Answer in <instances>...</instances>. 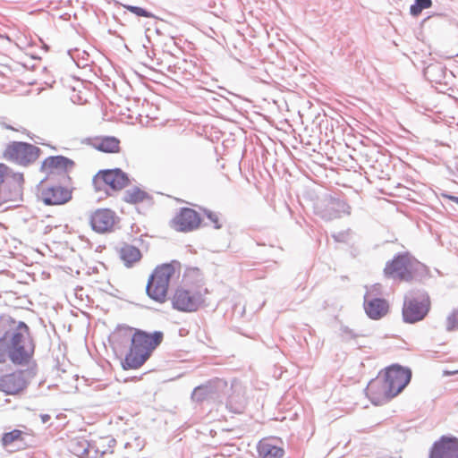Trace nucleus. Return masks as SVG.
<instances>
[{
  "mask_svg": "<svg viewBox=\"0 0 458 458\" xmlns=\"http://www.w3.org/2000/svg\"><path fill=\"white\" fill-rule=\"evenodd\" d=\"M421 268L426 271V267L420 262L414 263L409 252H399L387 261L384 268V275L387 278H398L410 282L415 278L413 271Z\"/></svg>",
  "mask_w": 458,
  "mask_h": 458,
  "instance_id": "obj_5",
  "label": "nucleus"
},
{
  "mask_svg": "<svg viewBox=\"0 0 458 458\" xmlns=\"http://www.w3.org/2000/svg\"><path fill=\"white\" fill-rule=\"evenodd\" d=\"M118 219L114 211L110 208L97 209L90 216V225L97 233H104L110 232Z\"/></svg>",
  "mask_w": 458,
  "mask_h": 458,
  "instance_id": "obj_14",
  "label": "nucleus"
},
{
  "mask_svg": "<svg viewBox=\"0 0 458 458\" xmlns=\"http://www.w3.org/2000/svg\"><path fill=\"white\" fill-rule=\"evenodd\" d=\"M430 308V297L425 290L411 291L403 300V320L407 324L420 322L427 317Z\"/></svg>",
  "mask_w": 458,
  "mask_h": 458,
  "instance_id": "obj_3",
  "label": "nucleus"
},
{
  "mask_svg": "<svg viewBox=\"0 0 458 458\" xmlns=\"http://www.w3.org/2000/svg\"><path fill=\"white\" fill-rule=\"evenodd\" d=\"M25 435L26 434L20 429H13L9 432H5L3 434L1 438L2 445L4 447H7L13 443L23 442Z\"/></svg>",
  "mask_w": 458,
  "mask_h": 458,
  "instance_id": "obj_26",
  "label": "nucleus"
},
{
  "mask_svg": "<svg viewBox=\"0 0 458 458\" xmlns=\"http://www.w3.org/2000/svg\"><path fill=\"white\" fill-rule=\"evenodd\" d=\"M68 97L72 103L77 105H83L87 102L85 93L81 90H77L75 88L69 90Z\"/></svg>",
  "mask_w": 458,
  "mask_h": 458,
  "instance_id": "obj_30",
  "label": "nucleus"
},
{
  "mask_svg": "<svg viewBox=\"0 0 458 458\" xmlns=\"http://www.w3.org/2000/svg\"><path fill=\"white\" fill-rule=\"evenodd\" d=\"M174 263L157 266L148 277L146 293L151 300L159 303L165 301L170 280L175 273Z\"/></svg>",
  "mask_w": 458,
  "mask_h": 458,
  "instance_id": "obj_4",
  "label": "nucleus"
},
{
  "mask_svg": "<svg viewBox=\"0 0 458 458\" xmlns=\"http://www.w3.org/2000/svg\"><path fill=\"white\" fill-rule=\"evenodd\" d=\"M202 218L199 212L191 208H181L170 222V226L176 232L190 233L198 229Z\"/></svg>",
  "mask_w": 458,
  "mask_h": 458,
  "instance_id": "obj_10",
  "label": "nucleus"
},
{
  "mask_svg": "<svg viewBox=\"0 0 458 458\" xmlns=\"http://www.w3.org/2000/svg\"><path fill=\"white\" fill-rule=\"evenodd\" d=\"M131 198L133 199L132 200H144L145 199L148 198V194L144 191H141L139 189H136L133 190L131 193Z\"/></svg>",
  "mask_w": 458,
  "mask_h": 458,
  "instance_id": "obj_34",
  "label": "nucleus"
},
{
  "mask_svg": "<svg viewBox=\"0 0 458 458\" xmlns=\"http://www.w3.org/2000/svg\"><path fill=\"white\" fill-rule=\"evenodd\" d=\"M91 146L105 153L114 154L121 150L120 140L114 136L95 137L91 140Z\"/></svg>",
  "mask_w": 458,
  "mask_h": 458,
  "instance_id": "obj_19",
  "label": "nucleus"
},
{
  "mask_svg": "<svg viewBox=\"0 0 458 458\" xmlns=\"http://www.w3.org/2000/svg\"><path fill=\"white\" fill-rule=\"evenodd\" d=\"M452 200H458V198L454 197L452 198Z\"/></svg>",
  "mask_w": 458,
  "mask_h": 458,
  "instance_id": "obj_42",
  "label": "nucleus"
},
{
  "mask_svg": "<svg viewBox=\"0 0 458 458\" xmlns=\"http://www.w3.org/2000/svg\"><path fill=\"white\" fill-rule=\"evenodd\" d=\"M445 329L447 332H453L458 329V309H455L449 314L445 321Z\"/></svg>",
  "mask_w": 458,
  "mask_h": 458,
  "instance_id": "obj_29",
  "label": "nucleus"
},
{
  "mask_svg": "<svg viewBox=\"0 0 458 458\" xmlns=\"http://www.w3.org/2000/svg\"><path fill=\"white\" fill-rule=\"evenodd\" d=\"M431 5V0H415V4L410 8V13L413 16H418L420 14L422 10L430 8Z\"/></svg>",
  "mask_w": 458,
  "mask_h": 458,
  "instance_id": "obj_27",
  "label": "nucleus"
},
{
  "mask_svg": "<svg viewBox=\"0 0 458 458\" xmlns=\"http://www.w3.org/2000/svg\"><path fill=\"white\" fill-rule=\"evenodd\" d=\"M346 235L347 233L340 232L338 233L333 234V238L335 239V242H344L346 240Z\"/></svg>",
  "mask_w": 458,
  "mask_h": 458,
  "instance_id": "obj_35",
  "label": "nucleus"
},
{
  "mask_svg": "<svg viewBox=\"0 0 458 458\" xmlns=\"http://www.w3.org/2000/svg\"><path fill=\"white\" fill-rule=\"evenodd\" d=\"M27 386L28 382L22 370L0 377V391L7 394H17L23 391Z\"/></svg>",
  "mask_w": 458,
  "mask_h": 458,
  "instance_id": "obj_16",
  "label": "nucleus"
},
{
  "mask_svg": "<svg viewBox=\"0 0 458 458\" xmlns=\"http://www.w3.org/2000/svg\"><path fill=\"white\" fill-rule=\"evenodd\" d=\"M258 452L260 458H282L284 454V450L282 447L267 441L259 442Z\"/></svg>",
  "mask_w": 458,
  "mask_h": 458,
  "instance_id": "obj_23",
  "label": "nucleus"
},
{
  "mask_svg": "<svg viewBox=\"0 0 458 458\" xmlns=\"http://www.w3.org/2000/svg\"><path fill=\"white\" fill-rule=\"evenodd\" d=\"M3 203H4V202H0V207L2 206V204H3Z\"/></svg>",
  "mask_w": 458,
  "mask_h": 458,
  "instance_id": "obj_44",
  "label": "nucleus"
},
{
  "mask_svg": "<svg viewBox=\"0 0 458 458\" xmlns=\"http://www.w3.org/2000/svg\"><path fill=\"white\" fill-rule=\"evenodd\" d=\"M75 165L73 160L64 156H51L41 164V171L47 174H64L71 171Z\"/></svg>",
  "mask_w": 458,
  "mask_h": 458,
  "instance_id": "obj_17",
  "label": "nucleus"
},
{
  "mask_svg": "<svg viewBox=\"0 0 458 458\" xmlns=\"http://www.w3.org/2000/svg\"><path fill=\"white\" fill-rule=\"evenodd\" d=\"M125 8L130 11L131 13L138 15V16H141V17H147V18H153L154 15L146 11L145 9L141 8V7H138V6H133V5H126Z\"/></svg>",
  "mask_w": 458,
  "mask_h": 458,
  "instance_id": "obj_32",
  "label": "nucleus"
},
{
  "mask_svg": "<svg viewBox=\"0 0 458 458\" xmlns=\"http://www.w3.org/2000/svg\"><path fill=\"white\" fill-rule=\"evenodd\" d=\"M90 444L88 440L82 437L73 438L69 443V451L76 456L79 457H90L93 456L90 454Z\"/></svg>",
  "mask_w": 458,
  "mask_h": 458,
  "instance_id": "obj_22",
  "label": "nucleus"
},
{
  "mask_svg": "<svg viewBox=\"0 0 458 458\" xmlns=\"http://www.w3.org/2000/svg\"><path fill=\"white\" fill-rule=\"evenodd\" d=\"M43 200H71L72 188L70 185H56L42 189Z\"/></svg>",
  "mask_w": 458,
  "mask_h": 458,
  "instance_id": "obj_20",
  "label": "nucleus"
},
{
  "mask_svg": "<svg viewBox=\"0 0 458 458\" xmlns=\"http://www.w3.org/2000/svg\"><path fill=\"white\" fill-rule=\"evenodd\" d=\"M29 374L32 373L33 375L35 374V372H33V369H30L29 371H28Z\"/></svg>",
  "mask_w": 458,
  "mask_h": 458,
  "instance_id": "obj_39",
  "label": "nucleus"
},
{
  "mask_svg": "<svg viewBox=\"0 0 458 458\" xmlns=\"http://www.w3.org/2000/svg\"><path fill=\"white\" fill-rule=\"evenodd\" d=\"M40 419H41V421L42 423H47L50 420L51 417L49 414H46V413H42L39 415Z\"/></svg>",
  "mask_w": 458,
  "mask_h": 458,
  "instance_id": "obj_37",
  "label": "nucleus"
},
{
  "mask_svg": "<svg viewBox=\"0 0 458 458\" xmlns=\"http://www.w3.org/2000/svg\"><path fill=\"white\" fill-rule=\"evenodd\" d=\"M93 185L98 191H120L130 184V179L120 168L98 171L93 177Z\"/></svg>",
  "mask_w": 458,
  "mask_h": 458,
  "instance_id": "obj_7",
  "label": "nucleus"
},
{
  "mask_svg": "<svg viewBox=\"0 0 458 458\" xmlns=\"http://www.w3.org/2000/svg\"><path fill=\"white\" fill-rule=\"evenodd\" d=\"M1 319L0 363L9 359L14 365H29L35 353V343L30 327L10 316Z\"/></svg>",
  "mask_w": 458,
  "mask_h": 458,
  "instance_id": "obj_1",
  "label": "nucleus"
},
{
  "mask_svg": "<svg viewBox=\"0 0 458 458\" xmlns=\"http://www.w3.org/2000/svg\"><path fill=\"white\" fill-rule=\"evenodd\" d=\"M146 445V441L141 437H135L132 442H128L125 444V447L131 446L134 447L138 451H141Z\"/></svg>",
  "mask_w": 458,
  "mask_h": 458,
  "instance_id": "obj_33",
  "label": "nucleus"
},
{
  "mask_svg": "<svg viewBox=\"0 0 458 458\" xmlns=\"http://www.w3.org/2000/svg\"><path fill=\"white\" fill-rule=\"evenodd\" d=\"M22 219H23L24 221H28V220H29V218H28V217H26V216H23V217H22Z\"/></svg>",
  "mask_w": 458,
  "mask_h": 458,
  "instance_id": "obj_40",
  "label": "nucleus"
},
{
  "mask_svg": "<svg viewBox=\"0 0 458 458\" xmlns=\"http://www.w3.org/2000/svg\"><path fill=\"white\" fill-rule=\"evenodd\" d=\"M314 213L326 221L339 218L343 214H350L348 202H309Z\"/></svg>",
  "mask_w": 458,
  "mask_h": 458,
  "instance_id": "obj_12",
  "label": "nucleus"
},
{
  "mask_svg": "<svg viewBox=\"0 0 458 458\" xmlns=\"http://www.w3.org/2000/svg\"><path fill=\"white\" fill-rule=\"evenodd\" d=\"M210 392L211 402L222 403L225 399L232 387L228 386V383L224 378L216 377L207 382Z\"/></svg>",
  "mask_w": 458,
  "mask_h": 458,
  "instance_id": "obj_18",
  "label": "nucleus"
},
{
  "mask_svg": "<svg viewBox=\"0 0 458 458\" xmlns=\"http://www.w3.org/2000/svg\"><path fill=\"white\" fill-rule=\"evenodd\" d=\"M203 212L204 216L214 225L215 229H221L223 227V224L220 222L219 214L212 211L208 208H200Z\"/></svg>",
  "mask_w": 458,
  "mask_h": 458,
  "instance_id": "obj_28",
  "label": "nucleus"
},
{
  "mask_svg": "<svg viewBox=\"0 0 458 458\" xmlns=\"http://www.w3.org/2000/svg\"><path fill=\"white\" fill-rule=\"evenodd\" d=\"M210 392L207 383L196 386L191 393V400L198 403L211 402Z\"/></svg>",
  "mask_w": 458,
  "mask_h": 458,
  "instance_id": "obj_25",
  "label": "nucleus"
},
{
  "mask_svg": "<svg viewBox=\"0 0 458 458\" xmlns=\"http://www.w3.org/2000/svg\"><path fill=\"white\" fill-rule=\"evenodd\" d=\"M428 458H458V437L441 436L429 448Z\"/></svg>",
  "mask_w": 458,
  "mask_h": 458,
  "instance_id": "obj_11",
  "label": "nucleus"
},
{
  "mask_svg": "<svg viewBox=\"0 0 458 458\" xmlns=\"http://www.w3.org/2000/svg\"><path fill=\"white\" fill-rule=\"evenodd\" d=\"M366 390L367 396L375 405H380L394 397L392 396L391 392H388L386 381L382 372L369 382Z\"/></svg>",
  "mask_w": 458,
  "mask_h": 458,
  "instance_id": "obj_13",
  "label": "nucleus"
},
{
  "mask_svg": "<svg viewBox=\"0 0 458 458\" xmlns=\"http://www.w3.org/2000/svg\"><path fill=\"white\" fill-rule=\"evenodd\" d=\"M131 204H137L138 202L136 201H133V202H130Z\"/></svg>",
  "mask_w": 458,
  "mask_h": 458,
  "instance_id": "obj_43",
  "label": "nucleus"
},
{
  "mask_svg": "<svg viewBox=\"0 0 458 458\" xmlns=\"http://www.w3.org/2000/svg\"><path fill=\"white\" fill-rule=\"evenodd\" d=\"M339 336L341 340L344 343L353 342L357 348L360 349L362 347V345L359 344L357 339L359 337L368 336V335L356 332L345 325H341L339 327Z\"/></svg>",
  "mask_w": 458,
  "mask_h": 458,
  "instance_id": "obj_24",
  "label": "nucleus"
},
{
  "mask_svg": "<svg viewBox=\"0 0 458 458\" xmlns=\"http://www.w3.org/2000/svg\"><path fill=\"white\" fill-rule=\"evenodd\" d=\"M382 373L392 396L399 394L409 385L412 377L410 368L397 363L386 367Z\"/></svg>",
  "mask_w": 458,
  "mask_h": 458,
  "instance_id": "obj_8",
  "label": "nucleus"
},
{
  "mask_svg": "<svg viewBox=\"0 0 458 458\" xmlns=\"http://www.w3.org/2000/svg\"><path fill=\"white\" fill-rule=\"evenodd\" d=\"M141 257L142 255L139 248L133 245L124 244L120 249V258L127 267H131L136 262L140 260Z\"/></svg>",
  "mask_w": 458,
  "mask_h": 458,
  "instance_id": "obj_21",
  "label": "nucleus"
},
{
  "mask_svg": "<svg viewBox=\"0 0 458 458\" xmlns=\"http://www.w3.org/2000/svg\"><path fill=\"white\" fill-rule=\"evenodd\" d=\"M456 204H458V202H455Z\"/></svg>",
  "mask_w": 458,
  "mask_h": 458,
  "instance_id": "obj_45",
  "label": "nucleus"
},
{
  "mask_svg": "<svg viewBox=\"0 0 458 458\" xmlns=\"http://www.w3.org/2000/svg\"><path fill=\"white\" fill-rule=\"evenodd\" d=\"M41 153L40 148L31 143L12 141L6 145L3 157L8 161L27 166L36 162Z\"/></svg>",
  "mask_w": 458,
  "mask_h": 458,
  "instance_id": "obj_6",
  "label": "nucleus"
},
{
  "mask_svg": "<svg viewBox=\"0 0 458 458\" xmlns=\"http://www.w3.org/2000/svg\"><path fill=\"white\" fill-rule=\"evenodd\" d=\"M162 331L147 332L142 329H135L129 352L122 361L124 370L137 369L140 368L151 356L153 351L163 342Z\"/></svg>",
  "mask_w": 458,
  "mask_h": 458,
  "instance_id": "obj_2",
  "label": "nucleus"
},
{
  "mask_svg": "<svg viewBox=\"0 0 458 458\" xmlns=\"http://www.w3.org/2000/svg\"><path fill=\"white\" fill-rule=\"evenodd\" d=\"M43 203L47 206H50V205H63V204H65L66 202L55 201V202H43Z\"/></svg>",
  "mask_w": 458,
  "mask_h": 458,
  "instance_id": "obj_38",
  "label": "nucleus"
},
{
  "mask_svg": "<svg viewBox=\"0 0 458 458\" xmlns=\"http://www.w3.org/2000/svg\"><path fill=\"white\" fill-rule=\"evenodd\" d=\"M369 296V298L380 297L382 295V285L380 284H375L370 286H366V293L364 296Z\"/></svg>",
  "mask_w": 458,
  "mask_h": 458,
  "instance_id": "obj_31",
  "label": "nucleus"
},
{
  "mask_svg": "<svg viewBox=\"0 0 458 458\" xmlns=\"http://www.w3.org/2000/svg\"><path fill=\"white\" fill-rule=\"evenodd\" d=\"M204 301L202 294L198 291L177 288L172 297V307L182 312H194Z\"/></svg>",
  "mask_w": 458,
  "mask_h": 458,
  "instance_id": "obj_9",
  "label": "nucleus"
},
{
  "mask_svg": "<svg viewBox=\"0 0 458 458\" xmlns=\"http://www.w3.org/2000/svg\"><path fill=\"white\" fill-rule=\"evenodd\" d=\"M186 203L194 206L193 202H191V201H189V202H186Z\"/></svg>",
  "mask_w": 458,
  "mask_h": 458,
  "instance_id": "obj_41",
  "label": "nucleus"
},
{
  "mask_svg": "<svg viewBox=\"0 0 458 458\" xmlns=\"http://www.w3.org/2000/svg\"><path fill=\"white\" fill-rule=\"evenodd\" d=\"M438 204L443 208V209L449 215H453L452 211L450 210V208H453V206H452V203L451 202H446L447 206L445 205V203L443 201H440L438 202Z\"/></svg>",
  "mask_w": 458,
  "mask_h": 458,
  "instance_id": "obj_36",
  "label": "nucleus"
},
{
  "mask_svg": "<svg viewBox=\"0 0 458 458\" xmlns=\"http://www.w3.org/2000/svg\"><path fill=\"white\" fill-rule=\"evenodd\" d=\"M363 299V308L369 318L379 320L389 312V302L385 298L374 296L369 299L367 295Z\"/></svg>",
  "mask_w": 458,
  "mask_h": 458,
  "instance_id": "obj_15",
  "label": "nucleus"
}]
</instances>
